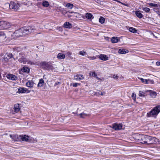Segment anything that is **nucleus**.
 Listing matches in <instances>:
<instances>
[{
    "mask_svg": "<svg viewBox=\"0 0 160 160\" xmlns=\"http://www.w3.org/2000/svg\"><path fill=\"white\" fill-rule=\"evenodd\" d=\"M28 91V89L23 88H20L18 89V92L21 93H25Z\"/></svg>",
    "mask_w": 160,
    "mask_h": 160,
    "instance_id": "17",
    "label": "nucleus"
},
{
    "mask_svg": "<svg viewBox=\"0 0 160 160\" xmlns=\"http://www.w3.org/2000/svg\"><path fill=\"white\" fill-rule=\"evenodd\" d=\"M135 14L137 17L140 18H142L143 16L142 14L139 11H136Z\"/></svg>",
    "mask_w": 160,
    "mask_h": 160,
    "instance_id": "27",
    "label": "nucleus"
},
{
    "mask_svg": "<svg viewBox=\"0 0 160 160\" xmlns=\"http://www.w3.org/2000/svg\"><path fill=\"white\" fill-rule=\"evenodd\" d=\"M79 54L83 56L87 55V54L85 52L83 51H82L79 52Z\"/></svg>",
    "mask_w": 160,
    "mask_h": 160,
    "instance_id": "34",
    "label": "nucleus"
},
{
    "mask_svg": "<svg viewBox=\"0 0 160 160\" xmlns=\"http://www.w3.org/2000/svg\"><path fill=\"white\" fill-rule=\"evenodd\" d=\"M73 5L72 4L70 3H68L66 5V7L69 9H71L72 8Z\"/></svg>",
    "mask_w": 160,
    "mask_h": 160,
    "instance_id": "33",
    "label": "nucleus"
},
{
    "mask_svg": "<svg viewBox=\"0 0 160 160\" xmlns=\"http://www.w3.org/2000/svg\"><path fill=\"white\" fill-rule=\"evenodd\" d=\"M67 54L68 55V56H70L72 53L71 52H69L67 53Z\"/></svg>",
    "mask_w": 160,
    "mask_h": 160,
    "instance_id": "54",
    "label": "nucleus"
},
{
    "mask_svg": "<svg viewBox=\"0 0 160 160\" xmlns=\"http://www.w3.org/2000/svg\"><path fill=\"white\" fill-rule=\"evenodd\" d=\"M105 92H101V93L100 94L101 95H105Z\"/></svg>",
    "mask_w": 160,
    "mask_h": 160,
    "instance_id": "50",
    "label": "nucleus"
},
{
    "mask_svg": "<svg viewBox=\"0 0 160 160\" xmlns=\"http://www.w3.org/2000/svg\"><path fill=\"white\" fill-rule=\"evenodd\" d=\"M13 108L15 112H19L20 110V108L19 104H18L15 105Z\"/></svg>",
    "mask_w": 160,
    "mask_h": 160,
    "instance_id": "19",
    "label": "nucleus"
},
{
    "mask_svg": "<svg viewBox=\"0 0 160 160\" xmlns=\"http://www.w3.org/2000/svg\"><path fill=\"white\" fill-rule=\"evenodd\" d=\"M147 84H153L154 83V82L153 80H151L150 79H147Z\"/></svg>",
    "mask_w": 160,
    "mask_h": 160,
    "instance_id": "36",
    "label": "nucleus"
},
{
    "mask_svg": "<svg viewBox=\"0 0 160 160\" xmlns=\"http://www.w3.org/2000/svg\"><path fill=\"white\" fill-rule=\"evenodd\" d=\"M138 79L140 80L142 82L144 83V84H147V79H144L142 78H138Z\"/></svg>",
    "mask_w": 160,
    "mask_h": 160,
    "instance_id": "35",
    "label": "nucleus"
},
{
    "mask_svg": "<svg viewBox=\"0 0 160 160\" xmlns=\"http://www.w3.org/2000/svg\"><path fill=\"white\" fill-rule=\"evenodd\" d=\"M64 27L67 28H72V25L69 22H66L64 24Z\"/></svg>",
    "mask_w": 160,
    "mask_h": 160,
    "instance_id": "20",
    "label": "nucleus"
},
{
    "mask_svg": "<svg viewBox=\"0 0 160 160\" xmlns=\"http://www.w3.org/2000/svg\"><path fill=\"white\" fill-rule=\"evenodd\" d=\"M110 127L115 130H119L122 128V125L120 123H114L112 125V126H110Z\"/></svg>",
    "mask_w": 160,
    "mask_h": 160,
    "instance_id": "8",
    "label": "nucleus"
},
{
    "mask_svg": "<svg viewBox=\"0 0 160 160\" xmlns=\"http://www.w3.org/2000/svg\"><path fill=\"white\" fill-rule=\"evenodd\" d=\"M160 112V105L154 107L149 112L147 113L148 117H156Z\"/></svg>",
    "mask_w": 160,
    "mask_h": 160,
    "instance_id": "3",
    "label": "nucleus"
},
{
    "mask_svg": "<svg viewBox=\"0 0 160 160\" xmlns=\"http://www.w3.org/2000/svg\"><path fill=\"white\" fill-rule=\"evenodd\" d=\"M90 76L92 77H96L97 74L95 72H90L89 73Z\"/></svg>",
    "mask_w": 160,
    "mask_h": 160,
    "instance_id": "38",
    "label": "nucleus"
},
{
    "mask_svg": "<svg viewBox=\"0 0 160 160\" xmlns=\"http://www.w3.org/2000/svg\"><path fill=\"white\" fill-rule=\"evenodd\" d=\"M96 57H98V56H92V57L88 56L87 57L90 60H94L96 58Z\"/></svg>",
    "mask_w": 160,
    "mask_h": 160,
    "instance_id": "39",
    "label": "nucleus"
},
{
    "mask_svg": "<svg viewBox=\"0 0 160 160\" xmlns=\"http://www.w3.org/2000/svg\"><path fill=\"white\" fill-rule=\"evenodd\" d=\"M136 95L135 94L133 93L132 94V98L133 99H135V98H136Z\"/></svg>",
    "mask_w": 160,
    "mask_h": 160,
    "instance_id": "46",
    "label": "nucleus"
},
{
    "mask_svg": "<svg viewBox=\"0 0 160 160\" xmlns=\"http://www.w3.org/2000/svg\"><path fill=\"white\" fill-rule=\"evenodd\" d=\"M151 34L155 38H157L158 37L157 36H156L153 33H152Z\"/></svg>",
    "mask_w": 160,
    "mask_h": 160,
    "instance_id": "51",
    "label": "nucleus"
},
{
    "mask_svg": "<svg viewBox=\"0 0 160 160\" xmlns=\"http://www.w3.org/2000/svg\"><path fill=\"white\" fill-rule=\"evenodd\" d=\"M84 77L82 75H76L74 76V79L76 80L83 79Z\"/></svg>",
    "mask_w": 160,
    "mask_h": 160,
    "instance_id": "14",
    "label": "nucleus"
},
{
    "mask_svg": "<svg viewBox=\"0 0 160 160\" xmlns=\"http://www.w3.org/2000/svg\"><path fill=\"white\" fill-rule=\"evenodd\" d=\"M142 10L146 12H149L150 11V9L148 8H142Z\"/></svg>",
    "mask_w": 160,
    "mask_h": 160,
    "instance_id": "40",
    "label": "nucleus"
},
{
    "mask_svg": "<svg viewBox=\"0 0 160 160\" xmlns=\"http://www.w3.org/2000/svg\"><path fill=\"white\" fill-rule=\"evenodd\" d=\"M128 50H125V49H120L119 50L118 52L119 53L121 54H124L127 53H128Z\"/></svg>",
    "mask_w": 160,
    "mask_h": 160,
    "instance_id": "26",
    "label": "nucleus"
},
{
    "mask_svg": "<svg viewBox=\"0 0 160 160\" xmlns=\"http://www.w3.org/2000/svg\"><path fill=\"white\" fill-rule=\"evenodd\" d=\"M99 22L100 23L102 24L103 23L105 22L104 18L102 17H100L99 19Z\"/></svg>",
    "mask_w": 160,
    "mask_h": 160,
    "instance_id": "37",
    "label": "nucleus"
},
{
    "mask_svg": "<svg viewBox=\"0 0 160 160\" xmlns=\"http://www.w3.org/2000/svg\"><path fill=\"white\" fill-rule=\"evenodd\" d=\"M144 94V92H143L140 91L139 92V95L140 97H144L145 96Z\"/></svg>",
    "mask_w": 160,
    "mask_h": 160,
    "instance_id": "42",
    "label": "nucleus"
},
{
    "mask_svg": "<svg viewBox=\"0 0 160 160\" xmlns=\"http://www.w3.org/2000/svg\"><path fill=\"white\" fill-rule=\"evenodd\" d=\"M60 83H61L60 82H56L55 83L54 86H56V85H58Z\"/></svg>",
    "mask_w": 160,
    "mask_h": 160,
    "instance_id": "48",
    "label": "nucleus"
},
{
    "mask_svg": "<svg viewBox=\"0 0 160 160\" xmlns=\"http://www.w3.org/2000/svg\"><path fill=\"white\" fill-rule=\"evenodd\" d=\"M148 4L149 6L151 7H154L157 8V7L158 6V4H155L152 3H149Z\"/></svg>",
    "mask_w": 160,
    "mask_h": 160,
    "instance_id": "41",
    "label": "nucleus"
},
{
    "mask_svg": "<svg viewBox=\"0 0 160 160\" xmlns=\"http://www.w3.org/2000/svg\"><path fill=\"white\" fill-rule=\"evenodd\" d=\"M117 2H119V3H122V4L123 5H125L124 4H123V3H122L120 1L118 0H117V1H116Z\"/></svg>",
    "mask_w": 160,
    "mask_h": 160,
    "instance_id": "53",
    "label": "nucleus"
},
{
    "mask_svg": "<svg viewBox=\"0 0 160 160\" xmlns=\"http://www.w3.org/2000/svg\"><path fill=\"white\" fill-rule=\"evenodd\" d=\"M150 96L152 98H155L157 95L156 92L152 91H149Z\"/></svg>",
    "mask_w": 160,
    "mask_h": 160,
    "instance_id": "23",
    "label": "nucleus"
},
{
    "mask_svg": "<svg viewBox=\"0 0 160 160\" xmlns=\"http://www.w3.org/2000/svg\"><path fill=\"white\" fill-rule=\"evenodd\" d=\"M34 85V83L32 81H29L26 83V86L31 88L33 87Z\"/></svg>",
    "mask_w": 160,
    "mask_h": 160,
    "instance_id": "18",
    "label": "nucleus"
},
{
    "mask_svg": "<svg viewBox=\"0 0 160 160\" xmlns=\"http://www.w3.org/2000/svg\"><path fill=\"white\" fill-rule=\"evenodd\" d=\"M153 137L147 135L146 138V144H150L153 143Z\"/></svg>",
    "mask_w": 160,
    "mask_h": 160,
    "instance_id": "11",
    "label": "nucleus"
},
{
    "mask_svg": "<svg viewBox=\"0 0 160 160\" xmlns=\"http://www.w3.org/2000/svg\"><path fill=\"white\" fill-rule=\"evenodd\" d=\"M10 136L13 140L16 141H19L21 139V136H18L17 135H10Z\"/></svg>",
    "mask_w": 160,
    "mask_h": 160,
    "instance_id": "9",
    "label": "nucleus"
},
{
    "mask_svg": "<svg viewBox=\"0 0 160 160\" xmlns=\"http://www.w3.org/2000/svg\"><path fill=\"white\" fill-rule=\"evenodd\" d=\"M71 85H72L73 87H77L78 85H80V84L78 83H74L71 84Z\"/></svg>",
    "mask_w": 160,
    "mask_h": 160,
    "instance_id": "43",
    "label": "nucleus"
},
{
    "mask_svg": "<svg viewBox=\"0 0 160 160\" xmlns=\"http://www.w3.org/2000/svg\"><path fill=\"white\" fill-rule=\"evenodd\" d=\"M139 138L138 139L139 142L141 143L146 144L147 135H139Z\"/></svg>",
    "mask_w": 160,
    "mask_h": 160,
    "instance_id": "7",
    "label": "nucleus"
},
{
    "mask_svg": "<svg viewBox=\"0 0 160 160\" xmlns=\"http://www.w3.org/2000/svg\"><path fill=\"white\" fill-rule=\"evenodd\" d=\"M44 83V81L42 79H40L38 83V87H42Z\"/></svg>",
    "mask_w": 160,
    "mask_h": 160,
    "instance_id": "22",
    "label": "nucleus"
},
{
    "mask_svg": "<svg viewBox=\"0 0 160 160\" xmlns=\"http://www.w3.org/2000/svg\"><path fill=\"white\" fill-rule=\"evenodd\" d=\"M12 53H8L6 54L4 57V59L5 61H7L8 59L11 58L12 57Z\"/></svg>",
    "mask_w": 160,
    "mask_h": 160,
    "instance_id": "16",
    "label": "nucleus"
},
{
    "mask_svg": "<svg viewBox=\"0 0 160 160\" xmlns=\"http://www.w3.org/2000/svg\"><path fill=\"white\" fill-rule=\"evenodd\" d=\"M21 28L16 30L14 32V34L16 37L23 36Z\"/></svg>",
    "mask_w": 160,
    "mask_h": 160,
    "instance_id": "10",
    "label": "nucleus"
},
{
    "mask_svg": "<svg viewBox=\"0 0 160 160\" xmlns=\"http://www.w3.org/2000/svg\"><path fill=\"white\" fill-rule=\"evenodd\" d=\"M65 57V55L61 53H59L57 56V58L60 59H64Z\"/></svg>",
    "mask_w": 160,
    "mask_h": 160,
    "instance_id": "21",
    "label": "nucleus"
},
{
    "mask_svg": "<svg viewBox=\"0 0 160 160\" xmlns=\"http://www.w3.org/2000/svg\"><path fill=\"white\" fill-rule=\"evenodd\" d=\"M156 65L157 66H159L160 65V62H156Z\"/></svg>",
    "mask_w": 160,
    "mask_h": 160,
    "instance_id": "49",
    "label": "nucleus"
},
{
    "mask_svg": "<svg viewBox=\"0 0 160 160\" xmlns=\"http://www.w3.org/2000/svg\"><path fill=\"white\" fill-rule=\"evenodd\" d=\"M42 6L45 7H48L49 5L48 2L47 1H44L42 3Z\"/></svg>",
    "mask_w": 160,
    "mask_h": 160,
    "instance_id": "28",
    "label": "nucleus"
},
{
    "mask_svg": "<svg viewBox=\"0 0 160 160\" xmlns=\"http://www.w3.org/2000/svg\"><path fill=\"white\" fill-rule=\"evenodd\" d=\"M157 8H160V4H158V6L157 7Z\"/></svg>",
    "mask_w": 160,
    "mask_h": 160,
    "instance_id": "55",
    "label": "nucleus"
},
{
    "mask_svg": "<svg viewBox=\"0 0 160 160\" xmlns=\"http://www.w3.org/2000/svg\"><path fill=\"white\" fill-rule=\"evenodd\" d=\"M29 137L27 135H24V136H21V138L23 141L28 142L30 141Z\"/></svg>",
    "mask_w": 160,
    "mask_h": 160,
    "instance_id": "15",
    "label": "nucleus"
},
{
    "mask_svg": "<svg viewBox=\"0 0 160 160\" xmlns=\"http://www.w3.org/2000/svg\"><path fill=\"white\" fill-rule=\"evenodd\" d=\"M79 115L80 116V117L81 118H84L89 116L88 114H86V113H85L84 112H82V113H80L79 114Z\"/></svg>",
    "mask_w": 160,
    "mask_h": 160,
    "instance_id": "30",
    "label": "nucleus"
},
{
    "mask_svg": "<svg viewBox=\"0 0 160 160\" xmlns=\"http://www.w3.org/2000/svg\"><path fill=\"white\" fill-rule=\"evenodd\" d=\"M111 42L113 43L117 42L118 41V38L117 37H113L111 39Z\"/></svg>",
    "mask_w": 160,
    "mask_h": 160,
    "instance_id": "25",
    "label": "nucleus"
},
{
    "mask_svg": "<svg viewBox=\"0 0 160 160\" xmlns=\"http://www.w3.org/2000/svg\"><path fill=\"white\" fill-rule=\"evenodd\" d=\"M17 58H19L18 61L21 62H22L23 64L27 63L30 65H34L35 63L27 59L24 58V55L23 53H19V55L18 56V58L17 57Z\"/></svg>",
    "mask_w": 160,
    "mask_h": 160,
    "instance_id": "4",
    "label": "nucleus"
},
{
    "mask_svg": "<svg viewBox=\"0 0 160 160\" xmlns=\"http://www.w3.org/2000/svg\"><path fill=\"white\" fill-rule=\"evenodd\" d=\"M64 8H61V9L60 8L59 11L61 12H62V14H64L65 13V12H64Z\"/></svg>",
    "mask_w": 160,
    "mask_h": 160,
    "instance_id": "44",
    "label": "nucleus"
},
{
    "mask_svg": "<svg viewBox=\"0 0 160 160\" xmlns=\"http://www.w3.org/2000/svg\"><path fill=\"white\" fill-rule=\"evenodd\" d=\"M153 143H157L158 144L160 143V141L158 139H157L155 137H153Z\"/></svg>",
    "mask_w": 160,
    "mask_h": 160,
    "instance_id": "29",
    "label": "nucleus"
},
{
    "mask_svg": "<svg viewBox=\"0 0 160 160\" xmlns=\"http://www.w3.org/2000/svg\"><path fill=\"white\" fill-rule=\"evenodd\" d=\"M10 24L9 22L5 21H0V26L3 28H7L10 27Z\"/></svg>",
    "mask_w": 160,
    "mask_h": 160,
    "instance_id": "6",
    "label": "nucleus"
},
{
    "mask_svg": "<svg viewBox=\"0 0 160 160\" xmlns=\"http://www.w3.org/2000/svg\"><path fill=\"white\" fill-rule=\"evenodd\" d=\"M86 18L88 19H92L93 18L92 15L90 13H87L85 15Z\"/></svg>",
    "mask_w": 160,
    "mask_h": 160,
    "instance_id": "24",
    "label": "nucleus"
},
{
    "mask_svg": "<svg viewBox=\"0 0 160 160\" xmlns=\"http://www.w3.org/2000/svg\"><path fill=\"white\" fill-rule=\"evenodd\" d=\"M97 56L100 59L102 60L106 61L108 59V57L105 55L100 54L99 55H98Z\"/></svg>",
    "mask_w": 160,
    "mask_h": 160,
    "instance_id": "13",
    "label": "nucleus"
},
{
    "mask_svg": "<svg viewBox=\"0 0 160 160\" xmlns=\"http://www.w3.org/2000/svg\"><path fill=\"white\" fill-rule=\"evenodd\" d=\"M7 78L12 80H15L17 78L16 76L12 74H8L7 75Z\"/></svg>",
    "mask_w": 160,
    "mask_h": 160,
    "instance_id": "12",
    "label": "nucleus"
},
{
    "mask_svg": "<svg viewBox=\"0 0 160 160\" xmlns=\"http://www.w3.org/2000/svg\"><path fill=\"white\" fill-rule=\"evenodd\" d=\"M40 66L41 68L45 70H51L54 72L57 70L56 65L52 64L51 62H42L40 63Z\"/></svg>",
    "mask_w": 160,
    "mask_h": 160,
    "instance_id": "1",
    "label": "nucleus"
},
{
    "mask_svg": "<svg viewBox=\"0 0 160 160\" xmlns=\"http://www.w3.org/2000/svg\"><path fill=\"white\" fill-rule=\"evenodd\" d=\"M5 36V34L3 31L0 32V37Z\"/></svg>",
    "mask_w": 160,
    "mask_h": 160,
    "instance_id": "45",
    "label": "nucleus"
},
{
    "mask_svg": "<svg viewBox=\"0 0 160 160\" xmlns=\"http://www.w3.org/2000/svg\"><path fill=\"white\" fill-rule=\"evenodd\" d=\"M130 32L133 33H135L137 32V30L134 28L132 27H130L129 29Z\"/></svg>",
    "mask_w": 160,
    "mask_h": 160,
    "instance_id": "32",
    "label": "nucleus"
},
{
    "mask_svg": "<svg viewBox=\"0 0 160 160\" xmlns=\"http://www.w3.org/2000/svg\"><path fill=\"white\" fill-rule=\"evenodd\" d=\"M23 36L31 33H33L36 30L35 27L34 26H28L21 28Z\"/></svg>",
    "mask_w": 160,
    "mask_h": 160,
    "instance_id": "2",
    "label": "nucleus"
},
{
    "mask_svg": "<svg viewBox=\"0 0 160 160\" xmlns=\"http://www.w3.org/2000/svg\"><path fill=\"white\" fill-rule=\"evenodd\" d=\"M20 4L18 2H10L9 5V8L14 11H17L19 9Z\"/></svg>",
    "mask_w": 160,
    "mask_h": 160,
    "instance_id": "5",
    "label": "nucleus"
},
{
    "mask_svg": "<svg viewBox=\"0 0 160 160\" xmlns=\"http://www.w3.org/2000/svg\"><path fill=\"white\" fill-rule=\"evenodd\" d=\"M96 77V78L97 79H98V80L100 79V78H98V77H97V76L96 77Z\"/></svg>",
    "mask_w": 160,
    "mask_h": 160,
    "instance_id": "56",
    "label": "nucleus"
},
{
    "mask_svg": "<svg viewBox=\"0 0 160 160\" xmlns=\"http://www.w3.org/2000/svg\"><path fill=\"white\" fill-rule=\"evenodd\" d=\"M22 71L24 72H28L29 71V69L27 67H23L22 68Z\"/></svg>",
    "mask_w": 160,
    "mask_h": 160,
    "instance_id": "31",
    "label": "nucleus"
},
{
    "mask_svg": "<svg viewBox=\"0 0 160 160\" xmlns=\"http://www.w3.org/2000/svg\"><path fill=\"white\" fill-rule=\"evenodd\" d=\"M157 13L158 15L160 16V12L159 11L156 12Z\"/></svg>",
    "mask_w": 160,
    "mask_h": 160,
    "instance_id": "52",
    "label": "nucleus"
},
{
    "mask_svg": "<svg viewBox=\"0 0 160 160\" xmlns=\"http://www.w3.org/2000/svg\"><path fill=\"white\" fill-rule=\"evenodd\" d=\"M45 76V75H44V76H43V78H44Z\"/></svg>",
    "mask_w": 160,
    "mask_h": 160,
    "instance_id": "58",
    "label": "nucleus"
},
{
    "mask_svg": "<svg viewBox=\"0 0 160 160\" xmlns=\"http://www.w3.org/2000/svg\"><path fill=\"white\" fill-rule=\"evenodd\" d=\"M95 1L96 2H98L99 1V0H95Z\"/></svg>",
    "mask_w": 160,
    "mask_h": 160,
    "instance_id": "57",
    "label": "nucleus"
},
{
    "mask_svg": "<svg viewBox=\"0 0 160 160\" xmlns=\"http://www.w3.org/2000/svg\"><path fill=\"white\" fill-rule=\"evenodd\" d=\"M112 78L115 79H117L118 78V77L117 75H113Z\"/></svg>",
    "mask_w": 160,
    "mask_h": 160,
    "instance_id": "47",
    "label": "nucleus"
}]
</instances>
